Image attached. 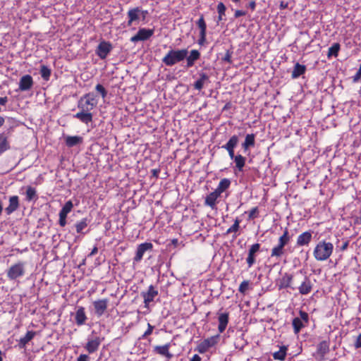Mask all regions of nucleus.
I'll list each match as a JSON object with an SVG mask.
<instances>
[{"instance_id": "f257e3e1", "label": "nucleus", "mask_w": 361, "mask_h": 361, "mask_svg": "<svg viewBox=\"0 0 361 361\" xmlns=\"http://www.w3.org/2000/svg\"><path fill=\"white\" fill-rule=\"evenodd\" d=\"M97 105V100L92 92L84 94L78 102V108L80 110L73 117L80 120L85 124L92 122L93 114L91 112Z\"/></svg>"}, {"instance_id": "f03ea898", "label": "nucleus", "mask_w": 361, "mask_h": 361, "mask_svg": "<svg viewBox=\"0 0 361 361\" xmlns=\"http://www.w3.org/2000/svg\"><path fill=\"white\" fill-rule=\"evenodd\" d=\"M291 238L288 228H285L283 234L278 239L277 244L272 247L270 257L280 259L285 254V247L288 245Z\"/></svg>"}, {"instance_id": "7ed1b4c3", "label": "nucleus", "mask_w": 361, "mask_h": 361, "mask_svg": "<svg viewBox=\"0 0 361 361\" xmlns=\"http://www.w3.org/2000/svg\"><path fill=\"white\" fill-rule=\"evenodd\" d=\"M334 251V245L326 240L319 241L315 246L313 255L317 261H326L332 255Z\"/></svg>"}, {"instance_id": "20e7f679", "label": "nucleus", "mask_w": 361, "mask_h": 361, "mask_svg": "<svg viewBox=\"0 0 361 361\" xmlns=\"http://www.w3.org/2000/svg\"><path fill=\"white\" fill-rule=\"evenodd\" d=\"M188 54L187 49H171L162 59V62L167 66H172L183 61Z\"/></svg>"}, {"instance_id": "39448f33", "label": "nucleus", "mask_w": 361, "mask_h": 361, "mask_svg": "<svg viewBox=\"0 0 361 361\" xmlns=\"http://www.w3.org/2000/svg\"><path fill=\"white\" fill-rule=\"evenodd\" d=\"M25 265L26 262L23 261H18L11 265L6 271L8 279L13 281L23 277L25 274Z\"/></svg>"}, {"instance_id": "423d86ee", "label": "nucleus", "mask_w": 361, "mask_h": 361, "mask_svg": "<svg viewBox=\"0 0 361 361\" xmlns=\"http://www.w3.org/2000/svg\"><path fill=\"white\" fill-rule=\"evenodd\" d=\"M219 337V335L217 334L204 339L197 345L195 350L201 354L205 353L209 348L214 347L218 343Z\"/></svg>"}, {"instance_id": "0eeeda50", "label": "nucleus", "mask_w": 361, "mask_h": 361, "mask_svg": "<svg viewBox=\"0 0 361 361\" xmlns=\"http://www.w3.org/2000/svg\"><path fill=\"white\" fill-rule=\"evenodd\" d=\"M299 314L300 317H295L292 322L293 331L295 334H298L309 323V314L306 312L300 310Z\"/></svg>"}, {"instance_id": "6e6552de", "label": "nucleus", "mask_w": 361, "mask_h": 361, "mask_svg": "<svg viewBox=\"0 0 361 361\" xmlns=\"http://www.w3.org/2000/svg\"><path fill=\"white\" fill-rule=\"evenodd\" d=\"M293 279V275L289 273H284L281 277L276 281V286L279 290L286 289V288H291L292 290H295V287H294L292 284Z\"/></svg>"}, {"instance_id": "1a4fd4ad", "label": "nucleus", "mask_w": 361, "mask_h": 361, "mask_svg": "<svg viewBox=\"0 0 361 361\" xmlns=\"http://www.w3.org/2000/svg\"><path fill=\"white\" fill-rule=\"evenodd\" d=\"M159 295L158 290L155 288L153 285L148 287L147 291H142L141 296L143 298V302L145 307H148L149 303L153 302L154 298Z\"/></svg>"}, {"instance_id": "9d476101", "label": "nucleus", "mask_w": 361, "mask_h": 361, "mask_svg": "<svg viewBox=\"0 0 361 361\" xmlns=\"http://www.w3.org/2000/svg\"><path fill=\"white\" fill-rule=\"evenodd\" d=\"M108 298L99 299L92 302L94 314L97 317H102L105 313L108 307Z\"/></svg>"}, {"instance_id": "9b49d317", "label": "nucleus", "mask_w": 361, "mask_h": 361, "mask_svg": "<svg viewBox=\"0 0 361 361\" xmlns=\"http://www.w3.org/2000/svg\"><path fill=\"white\" fill-rule=\"evenodd\" d=\"M153 29L140 28L137 34L130 37L131 42H137L139 41H145L149 39L154 35Z\"/></svg>"}, {"instance_id": "f8f14e48", "label": "nucleus", "mask_w": 361, "mask_h": 361, "mask_svg": "<svg viewBox=\"0 0 361 361\" xmlns=\"http://www.w3.org/2000/svg\"><path fill=\"white\" fill-rule=\"evenodd\" d=\"M239 142V138L236 135H234L230 137L228 141L224 145L221 147L226 149L230 158L231 159H235L236 158V155H235L234 149L237 147Z\"/></svg>"}, {"instance_id": "ddd939ff", "label": "nucleus", "mask_w": 361, "mask_h": 361, "mask_svg": "<svg viewBox=\"0 0 361 361\" xmlns=\"http://www.w3.org/2000/svg\"><path fill=\"white\" fill-rule=\"evenodd\" d=\"M112 49V44L109 42L102 41L97 46L96 54L101 59H105Z\"/></svg>"}, {"instance_id": "4468645a", "label": "nucleus", "mask_w": 361, "mask_h": 361, "mask_svg": "<svg viewBox=\"0 0 361 361\" xmlns=\"http://www.w3.org/2000/svg\"><path fill=\"white\" fill-rule=\"evenodd\" d=\"M196 25L200 29V37L198 39V44L202 46L206 42L207 36V24L205 23L204 16L202 14L200 15V18L196 22Z\"/></svg>"}, {"instance_id": "2eb2a0df", "label": "nucleus", "mask_w": 361, "mask_h": 361, "mask_svg": "<svg viewBox=\"0 0 361 361\" xmlns=\"http://www.w3.org/2000/svg\"><path fill=\"white\" fill-rule=\"evenodd\" d=\"M75 323L77 326H81L86 324L87 317L85 312V308L82 306L78 307L74 313Z\"/></svg>"}, {"instance_id": "dca6fc26", "label": "nucleus", "mask_w": 361, "mask_h": 361, "mask_svg": "<svg viewBox=\"0 0 361 361\" xmlns=\"http://www.w3.org/2000/svg\"><path fill=\"white\" fill-rule=\"evenodd\" d=\"M104 338H101L99 336L88 338L87 343L85 344V348L90 353H94L98 350L101 343Z\"/></svg>"}, {"instance_id": "f3484780", "label": "nucleus", "mask_w": 361, "mask_h": 361, "mask_svg": "<svg viewBox=\"0 0 361 361\" xmlns=\"http://www.w3.org/2000/svg\"><path fill=\"white\" fill-rule=\"evenodd\" d=\"M260 244L255 243L252 245L248 250L247 257L246 259V262L249 268L252 267L253 264L256 262V254L260 251Z\"/></svg>"}, {"instance_id": "a211bd4d", "label": "nucleus", "mask_w": 361, "mask_h": 361, "mask_svg": "<svg viewBox=\"0 0 361 361\" xmlns=\"http://www.w3.org/2000/svg\"><path fill=\"white\" fill-rule=\"evenodd\" d=\"M312 240V231H307L300 234L296 240L297 247L309 246Z\"/></svg>"}, {"instance_id": "6ab92c4d", "label": "nucleus", "mask_w": 361, "mask_h": 361, "mask_svg": "<svg viewBox=\"0 0 361 361\" xmlns=\"http://www.w3.org/2000/svg\"><path fill=\"white\" fill-rule=\"evenodd\" d=\"M153 245L151 243H143L137 246L135 256L133 258L135 262H140L143 257L145 252L147 250H152Z\"/></svg>"}, {"instance_id": "aec40b11", "label": "nucleus", "mask_w": 361, "mask_h": 361, "mask_svg": "<svg viewBox=\"0 0 361 361\" xmlns=\"http://www.w3.org/2000/svg\"><path fill=\"white\" fill-rule=\"evenodd\" d=\"M34 84L33 78L30 75L22 76L19 81V90L20 91L30 90Z\"/></svg>"}, {"instance_id": "412c9836", "label": "nucleus", "mask_w": 361, "mask_h": 361, "mask_svg": "<svg viewBox=\"0 0 361 361\" xmlns=\"http://www.w3.org/2000/svg\"><path fill=\"white\" fill-rule=\"evenodd\" d=\"M313 284L310 279L305 276L301 284L298 286L299 293L301 295H308L312 290Z\"/></svg>"}, {"instance_id": "4be33fe9", "label": "nucleus", "mask_w": 361, "mask_h": 361, "mask_svg": "<svg viewBox=\"0 0 361 361\" xmlns=\"http://www.w3.org/2000/svg\"><path fill=\"white\" fill-rule=\"evenodd\" d=\"M19 197L13 195L9 197L8 205L5 208V212L7 215H10L16 211L19 207Z\"/></svg>"}, {"instance_id": "5701e85b", "label": "nucleus", "mask_w": 361, "mask_h": 361, "mask_svg": "<svg viewBox=\"0 0 361 361\" xmlns=\"http://www.w3.org/2000/svg\"><path fill=\"white\" fill-rule=\"evenodd\" d=\"M229 322V313L222 312L218 313V331L219 333H223L228 324Z\"/></svg>"}, {"instance_id": "b1692460", "label": "nucleus", "mask_w": 361, "mask_h": 361, "mask_svg": "<svg viewBox=\"0 0 361 361\" xmlns=\"http://www.w3.org/2000/svg\"><path fill=\"white\" fill-rule=\"evenodd\" d=\"M221 195L214 190L206 196L204 199V205L214 209L216 206V200Z\"/></svg>"}, {"instance_id": "393cba45", "label": "nucleus", "mask_w": 361, "mask_h": 361, "mask_svg": "<svg viewBox=\"0 0 361 361\" xmlns=\"http://www.w3.org/2000/svg\"><path fill=\"white\" fill-rule=\"evenodd\" d=\"M36 335V332L34 331H28L26 334L20 338L18 343L19 348H25L26 345L34 338Z\"/></svg>"}, {"instance_id": "a878e982", "label": "nucleus", "mask_w": 361, "mask_h": 361, "mask_svg": "<svg viewBox=\"0 0 361 361\" xmlns=\"http://www.w3.org/2000/svg\"><path fill=\"white\" fill-rule=\"evenodd\" d=\"M209 78L205 73H200L199 79L195 82L193 86L197 90H201L206 83H209Z\"/></svg>"}, {"instance_id": "bb28decb", "label": "nucleus", "mask_w": 361, "mask_h": 361, "mask_svg": "<svg viewBox=\"0 0 361 361\" xmlns=\"http://www.w3.org/2000/svg\"><path fill=\"white\" fill-rule=\"evenodd\" d=\"M170 347V343H168L164 345H156L154 348V351L159 355L165 356L168 358H171L172 357V355L169 353Z\"/></svg>"}, {"instance_id": "cd10ccee", "label": "nucleus", "mask_w": 361, "mask_h": 361, "mask_svg": "<svg viewBox=\"0 0 361 361\" xmlns=\"http://www.w3.org/2000/svg\"><path fill=\"white\" fill-rule=\"evenodd\" d=\"M255 145V135L253 133L247 134L244 142L242 143V148L244 152H247L250 147H254Z\"/></svg>"}, {"instance_id": "c85d7f7f", "label": "nucleus", "mask_w": 361, "mask_h": 361, "mask_svg": "<svg viewBox=\"0 0 361 361\" xmlns=\"http://www.w3.org/2000/svg\"><path fill=\"white\" fill-rule=\"evenodd\" d=\"M82 142H83L82 137L79 136V135H75V136L68 135L65 138L66 145L68 147H73L78 145L82 144Z\"/></svg>"}, {"instance_id": "c756f323", "label": "nucleus", "mask_w": 361, "mask_h": 361, "mask_svg": "<svg viewBox=\"0 0 361 361\" xmlns=\"http://www.w3.org/2000/svg\"><path fill=\"white\" fill-rule=\"evenodd\" d=\"M200 58V53L197 49H192L190 52V55L186 56L187 67L190 68L194 66L195 62Z\"/></svg>"}, {"instance_id": "7c9ffc66", "label": "nucleus", "mask_w": 361, "mask_h": 361, "mask_svg": "<svg viewBox=\"0 0 361 361\" xmlns=\"http://www.w3.org/2000/svg\"><path fill=\"white\" fill-rule=\"evenodd\" d=\"M140 12L141 10L139 7L131 8L128 11V26H130L133 22L139 19V15Z\"/></svg>"}, {"instance_id": "2f4dec72", "label": "nucleus", "mask_w": 361, "mask_h": 361, "mask_svg": "<svg viewBox=\"0 0 361 361\" xmlns=\"http://www.w3.org/2000/svg\"><path fill=\"white\" fill-rule=\"evenodd\" d=\"M306 66L305 65L296 63L293 67V70L291 73V78L295 79L303 75L306 71Z\"/></svg>"}, {"instance_id": "473e14b6", "label": "nucleus", "mask_w": 361, "mask_h": 361, "mask_svg": "<svg viewBox=\"0 0 361 361\" xmlns=\"http://www.w3.org/2000/svg\"><path fill=\"white\" fill-rule=\"evenodd\" d=\"M231 180L227 178H222L215 190L221 195L223 192H224L226 190H228L231 186Z\"/></svg>"}, {"instance_id": "72a5a7b5", "label": "nucleus", "mask_w": 361, "mask_h": 361, "mask_svg": "<svg viewBox=\"0 0 361 361\" xmlns=\"http://www.w3.org/2000/svg\"><path fill=\"white\" fill-rule=\"evenodd\" d=\"M288 347L286 345H282L280 347L279 350L273 353V357L274 360L283 361L286 359L287 355Z\"/></svg>"}, {"instance_id": "f704fd0d", "label": "nucleus", "mask_w": 361, "mask_h": 361, "mask_svg": "<svg viewBox=\"0 0 361 361\" xmlns=\"http://www.w3.org/2000/svg\"><path fill=\"white\" fill-rule=\"evenodd\" d=\"M25 200L27 202H30L33 200L37 199V190L32 186H27L25 192Z\"/></svg>"}, {"instance_id": "c9c22d12", "label": "nucleus", "mask_w": 361, "mask_h": 361, "mask_svg": "<svg viewBox=\"0 0 361 361\" xmlns=\"http://www.w3.org/2000/svg\"><path fill=\"white\" fill-rule=\"evenodd\" d=\"M233 161L235 164V168L239 171H243L245 165L246 158L241 154H237L236 158Z\"/></svg>"}, {"instance_id": "e433bc0d", "label": "nucleus", "mask_w": 361, "mask_h": 361, "mask_svg": "<svg viewBox=\"0 0 361 361\" xmlns=\"http://www.w3.org/2000/svg\"><path fill=\"white\" fill-rule=\"evenodd\" d=\"M341 49V45L339 43H334L331 47L329 48L327 57L330 58L331 56L337 57L338 55V52Z\"/></svg>"}, {"instance_id": "4c0bfd02", "label": "nucleus", "mask_w": 361, "mask_h": 361, "mask_svg": "<svg viewBox=\"0 0 361 361\" xmlns=\"http://www.w3.org/2000/svg\"><path fill=\"white\" fill-rule=\"evenodd\" d=\"M329 343L326 341H321L317 345V353L322 355H325L329 352Z\"/></svg>"}, {"instance_id": "58836bf2", "label": "nucleus", "mask_w": 361, "mask_h": 361, "mask_svg": "<svg viewBox=\"0 0 361 361\" xmlns=\"http://www.w3.org/2000/svg\"><path fill=\"white\" fill-rule=\"evenodd\" d=\"M51 71L45 65H42L40 67V74L43 80L48 81L50 78Z\"/></svg>"}, {"instance_id": "ea45409f", "label": "nucleus", "mask_w": 361, "mask_h": 361, "mask_svg": "<svg viewBox=\"0 0 361 361\" xmlns=\"http://www.w3.org/2000/svg\"><path fill=\"white\" fill-rule=\"evenodd\" d=\"M218 13V22L221 21L226 15V7L223 2H219L216 7Z\"/></svg>"}, {"instance_id": "a19ab883", "label": "nucleus", "mask_w": 361, "mask_h": 361, "mask_svg": "<svg viewBox=\"0 0 361 361\" xmlns=\"http://www.w3.org/2000/svg\"><path fill=\"white\" fill-rule=\"evenodd\" d=\"M87 226V220L86 218L81 219L80 221H78L75 224V227L78 233H84L82 232L83 229H85Z\"/></svg>"}, {"instance_id": "79ce46f5", "label": "nucleus", "mask_w": 361, "mask_h": 361, "mask_svg": "<svg viewBox=\"0 0 361 361\" xmlns=\"http://www.w3.org/2000/svg\"><path fill=\"white\" fill-rule=\"evenodd\" d=\"M73 207V204L72 201H67L65 204L63 206L62 209L59 212L60 214H63L64 216H67L68 213H70Z\"/></svg>"}, {"instance_id": "37998d69", "label": "nucleus", "mask_w": 361, "mask_h": 361, "mask_svg": "<svg viewBox=\"0 0 361 361\" xmlns=\"http://www.w3.org/2000/svg\"><path fill=\"white\" fill-rule=\"evenodd\" d=\"M240 221H241V220L239 219L238 217H236L235 219L234 220L233 224L230 228H228L227 229L226 233L229 234V233H237L240 228Z\"/></svg>"}, {"instance_id": "c03bdc74", "label": "nucleus", "mask_w": 361, "mask_h": 361, "mask_svg": "<svg viewBox=\"0 0 361 361\" xmlns=\"http://www.w3.org/2000/svg\"><path fill=\"white\" fill-rule=\"evenodd\" d=\"M0 138L2 140L0 141V154L4 152L10 148L9 143L8 142L7 138L4 135H1Z\"/></svg>"}, {"instance_id": "a18cd8bd", "label": "nucleus", "mask_w": 361, "mask_h": 361, "mask_svg": "<svg viewBox=\"0 0 361 361\" xmlns=\"http://www.w3.org/2000/svg\"><path fill=\"white\" fill-rule=\"evenodd\" d=\"M154 326L153 325H152L151 324L149 323H147V330L144 332V334L139 338V339H145L147 338L149 336H150L153 331H154Z\"/></svg>"}, {"instance_id": "49530a36", "label": "nucleus", "mask_w": 361, "mask_h": 361, "mask_svg": "<svg viewBox=\"0 0 361 361\" xmlns=\"http://www.w3.org/2000/svg\"><path fill=\"white\" fill-rule=\"evenodd\" d=\"M249 283H250L249 281H247V280L242 281L239 286L238 291L242 294H245V292L249 288Z\"/></svg>"}, {"instance_id": "de8ad7c7", "label": "nucleus", "mask_w": 361, "mask_h": 361, "mask_svg": "<svg viewBox=\"0 0 361 361\" xmlns=\"http://www.w3.org/2000/svg\"><path fill=\"white\" fill-rule=\"evenodd\" d=\"M259 214V209L257 207H255L252 208L248 214V219L249 220H253L258 217Z\"/></svg>"}, {"instance_id": "09e8293b", "label": "nucleus", "mask_w": 361, "mask_h": 361, "mask_svg": "<svg viewBox=\"0 0 361 361\" xmlns=\"http://www.w3.org/2000/svg\"><path fill=\"white\" fill-rule=\"evenodd\" d=\"M233 51L231 49H228L226 51V54L221 59L223 61L227 62L229 64L232 63V55H233Z\"/></svg>"}, {"instance_id": "8fccbe9b", "label": "nucleus", "mask_w": 361, "mask_h": 361, "mask_svg": "<svg viewBox=\"0 0 361 361\" xmlns=\"http://www.w3.org/2000/svg\"><path fill=\"white\" fill-rule=\"evenodd\" d=\"M95 90L102 95V98H105L107 95V91L101 84H97L95 87Z\"/></svg>"}, {"instance_id": "3c124183", "label": "nucleus", "mask_w": 361, "mask_h": 361, "mask_svg": "<svg viewBox=\"0 0 361 361\" xmlns=\"http://www.w3.org/2000/svg\"><path fill=\"white\" fill-rule=\"evenodd\" d=\"M353 81L354 82H358L361 79V63L357 73L353 76Z\"/></svg>"}, {"instance_id": "603ef678", "label": "nucleus", "mask_w": 361, "mask_h": 361, "mask_svg": "<svg viewBox=\"0 0 361 361\" xmlns=\"http://www.w3.org/2000/svg\"><path fill=\"white\" fill-rule=\"evenodd\" d=\"M66 218H67V216H64L63 214H59V224L61 226L63 227L66 226Z\"/></svg>"}, {"instance_id": "864d4df0", "label": "nucleus", "mask_w": 361, "mask_h": 361, "mask_svg": "<svg viewBox=\"0 0 361 361\" xmlns=\"http://www.w3.org/2000/svg\"><path fill=\"white\" fill-rule=\"evenodd\" d=\"M354 347L356 349L361 348V333L357 336V338L354 342Z\"/></svg>"}, {"instance_id": "5fc2aeb1", "label": "nucleus", "mask_w": 361, "mask_h": 361, "mask_svg": "<svg viewBox=\"0 0 361 361\" xmlns=\"http://www.w3.org/2000/svg\"><path fill=\"white\" fill-rule=\"evenodd\" d=\"M247 14V12L243 10H236L234 13V17L238 18L241 16H244Z\"/></svg>"}, {"instance_id": "6e6d98bb", "label": "nucleus", "mask_w": 361, "mask_h": 361, "mask_svg": "<svg viewBox=\"0 0 361 361\" xmlns=\"http://www.w3.org/2000/svg\"><path fill=\"white\" fill-rule=\"evenodd\" d=\"M76 361H90V358H89L87 355H86V354H81L77 358Z\"/></svg>"}, {"instance_id": "4d7b16f0", "label": "nucleus", "mask_w": 361, "mask_h": 361, "mask_svg": "<svg viewBox=\"0 0 361 361\" xmlns=\"http://www.w3.org/2000/svg\"><path fill=\"white\" fill-rule=\"evenodd\" d=\"M151 173H152V175L153 177L157 178L159 177V174L160 173V169H152Z\"/></svg>"}, {"instance_id": "13d9d810", "label": "nucleus", "mask_w": 361, "mask_h": 361, "mask_svg": "<svg viewBox=\"0 0 361 361\" xmlns=\"http://www.w3.org/2000/svg\"><path fill=\"white\" fill-rule=\"evenodd\" d=\"M256 5H257V4H256L255 1L252 0V1H250V3L247 5V7L250 8L253 11L256 8Z\"/></svg>"}, {"instance_id": "bf43d9fd", "label": "nucleus", "mask_w": 361, "mask_h": 361, "mask_svg": "<svg viewBox=\"0 0 361 361\" xmlns=\"http://www.w3.org/2000/svg\"><path fill=\"white\" fill-rule=\"evenodd\" d=\"M348 245H349V240H345L343 242V245L341 246L340 250L341 251H345V250H347Z\"/></svg>"}, {"instance_id": "052dcab7", "label": "nucleus", "mask_w": 361, "mask_h": 361, "mask_svg": "<svg viewBox=\"0 0 361 361\" xmlns=\"http://www.w3.org/2000/svg\"><path fill=\"white\" fill-rule=\"evenodd\" d=\"M8 102V97H0V105H5Z\"/></svg>"}, {"instance_id": "680f3d73", "label": "nucleus", "mask_w": 361, "mask_h": 361, "mask_svg": "<svg viewBox=\"0 0 361 361\" xmlns=\"http://www.w3.org/2000/svg\"><path fill=\"white\" fill-rule=\"evenodd\" d=\"M202 358L198 355H194L190 361H201Z\"/></svg>"}, {"instance_id": "e2e57ef3", "label": "nucleus", "mask_w": 361, "mask_h": 361, "mask_svg": "<svg viewBox=\"0 0 361 361\" xmlns=\"http://www.w3.org/2000/svg\"><path fill=\"white\" fill-rule=\"evenodd\" d=\"M97 252H98V248L97 246H94L92 248L91 252L90 253V255L88 256H93V255H96L97 253Z\"/></svg>"}, {"instance_id": "0e129e2a", "label": "nucleus", "mask_w": 361, "mask_h": 361, "mask_svg": "<svg viewBox=\"0 0 361 361\" xmlns=\"http://www.w3.org/2000/svg\"><path fill=\"white\" fill-rule=\"evenodd\" d=\"M288 7V3L284 1H281L280 3V8L285 9Z\"/></svg>"}, {"instance_id": "69168bd1", "label": "nucleus", "mask_w": 361, "mask_h": 361, "mask_svg": "<svg viewBox=\"0 0 361 361\" xmlns=\"http://www.w3.org/2000/svg\"><path fill=\"white\" fill-rule=\"evenodd\" d=\"M5 122V119L3 116H0V127H1Z\"/></svg>"}, {"instance_id": "338daca9", "label": "nucleus", "mask_w": 361, "mask_h": 361, "mask_svg": "<svg viewBox=\"0 0 361 361\" xmlns=\"http://www.w3.org/2000/svg\"><path fill=\"white\" fill-rule=\"evenodd\" d=\"M2 211H3V206H2V203L0 201V215L2 213Z\"/></svg>"}, {"instance_id": "774afa93", "label": "nucleus", "mask_w": 361, "mask_h": 361, "mask_svg": "<svg viewBox=\"0 0 361 361\" xmlns=\"http://www.w3.org/2000/svg\"><path fill=\"white\" fill-rule=\"evenodd\" d=\"M0 361H3L2 352L0 350Z\"/></svg>"}]
</instances>
